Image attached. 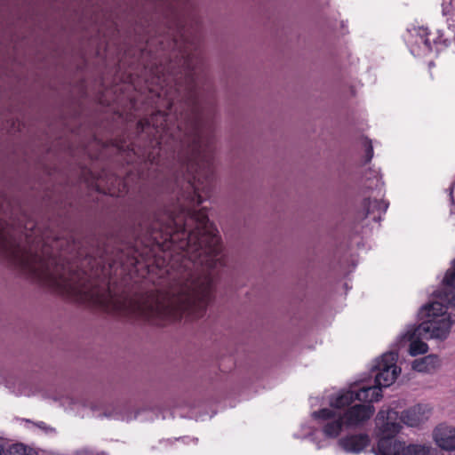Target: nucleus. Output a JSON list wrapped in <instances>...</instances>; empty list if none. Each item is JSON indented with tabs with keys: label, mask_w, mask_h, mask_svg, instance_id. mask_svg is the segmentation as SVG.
<instances>
[{
	"label": "nucleus",
	"mask_w": 455,
	"mask_h": 455,
	"mask_svg": "<svg viewBox=\"0 0 455 455\" xmlns=\"http://www.w3.org/2000/svg\"><path fill=\"white\" fill-rule=\"evenodd\" d=\"M100 455H106V454H105V452H102V453H101V454H100Z\"/></svg>",
	"instance_id": "nucleus-21"
},
{
	"label": "nucleus",
	"mask_w": 455,
	"mask_h": 455,
	"mask_svg": "<svg viewBox=\"0 0 455 455\" xmlns=\"http://www.w3.org/2000/svg\"><path fill=\"white\" fill-rule=\"evenodd\" d=\"M166 31L147 40V49L164 60L154 63L151 89L158 107L140 120V143L131 151L138 160L161 166L176 160L177 204L164 212L140 209L132 224V235H148L183 254L165 266L157 262L149 271L155 289L140 300L117 298L108 287L96 285L84 263L99 258L108 261L104 248H84L73 235L60 236L42 230L30 220V277L80 304L108 313L143 319L154 325L181 318L184 312L200 314L212 300L217 277L226 266L214 224L205 207L196 211L204 194L214 188L215 91L201 50V26L195 7H166Z\"/></svg>",
	"instance_id": "nucleus-1"
},
{
	"label": "nucleus",
	"mask_w": 455,
	"mask_h": 455,
	"mask_svg": "<svg viewBox=\"0 0 455 455\" xmlns=\"http://www.w3.org/2000/svg\"><path fill=\"white\" fill-rule=\"evenodd\" d=\"M438 447L445 451H455V427L446 424L438 425L433 433Z\"/></svg>",
	"instance_id": "nucleus-9"
},
{
	"label": "nucleus",
	"mask_w": 455,
	"mask_h": 455,
	"mask_svg": "<svg viewBox=\"0 0 455 455\" xmlns=\"http://www.w3.org/2000/svg\"><path fill=\"white\" fill-rule=\"evenodd\" d=\"M371 443L369 435L357 433L347 435L338 441V445L347 453L358 454L364 451Z\"/></svg>",
	"instance_id": "nucleus-6"
},
{
	"label": "nucleus",
	"mask_w": 455,
	"mask_h": 455,
	"mask_svg": "<svg viewBox=\"0 0 455 455\" xmlns=\"http://www.w3.org/2000/svg\"><path fill=\"white\" fill-rule=\"evenodd\" d=\"M435 299L431 301L443 314L450 315L452 318L455 311V259L451 269L446 272L443 281V287L434 293Z\"/></svg>",
	"instance_id": "nucleus-4"
},
{
	"label": "nucleus",
	"mask_w": 455,
	"mask_h": 455,
	"mask_svg": "<svg viewBox=\"0 0 455 455\" xmlns=\"http://www.w3.org/2000/svg\"><path fill=\"white\" fill-rule=\"evenodd\" d=\"M0 455H36V453L31 448L22 443L12 444L4 451V439L0 437Z\"/></svg>",
	"instance_id": "nucleus-14"
},
{
	"label": "nucleus",
	"mask_w": 455,
	"mask_h": 455,
	"mask_svg": "<svg viewBox=\"0 0 455 455\" xmlns=\"http://www.w3.org/2000/svg\"><path fill=\"white\" fill-rule=\"evenodd\" d=\"M380 418L384 420L385 416L383 411H379L378 414V419ZM398 412L393 409L387 411L386 419L379 427L381 436H392L395 438V435L399 433L402 428L403 423L401 420L397 421Z\"/></svg>",
	"instance_id": "nucleus-10"
},
{
	"label": "nucleus",
	"mask_w": 455,
	"mask_h": 455,
	"mask_svg": "<svg viewBox=\"0 0 455 455\" xmlns=\"http://www.w3.org/2000/svg\"><path fill=\"white\" fill-rule=\"evenodd\" d=\"M387 207L388 204L383 200L365 198L362 203V212H358L356 218L360 220L371 219L374 222H379Z\"/></svg>",
	"instance_id": "nucleus-7"
},
{
	"label": "nucleus",
	"mask_w": 455,
	"mask_h": 455,
	"mask_svg": "<svg viewBox=\"0 0 455 455\" xmlns=\"http://www.w3.org/2000/svg\"><path fill=\"white\" fill-rule=\"evenodd\" d=\"M35 425H36L37 427H39V428H41V429H43V430H44V431H46V432H47V431H52V430H53V428H52V427H50L46 426V424H45L44 421L36 422V423H35Z\"/></svg>",
	"instance_id": "nucleus-19"
},
{
	"label": "nucleus",
	"mask_w": 455,
	"mask_h": 455,
	"mask_svg": "<svg viewBox=\"0 0 455 455\" xmlns=\"http://www.w3.org/2000/svg\"><path fill=\"white\" fill-rule=\"evenodd\" d=\"M418 317L422 322L417 326H411L402 336L403 341L410 342L409 352L412 356L427 352L428 346L422 339H435L444 340L450 334L455 319L450 315L443 314L432 302L422 306Z\"/></svg>",
	"instance_id": "nucleus-2"
},
{
	"label": "nucleus",
	"mask_w": 455,
	"mask_h": 455,
	"mask_svg": "<svg viewBox=\"0 0 455 455\" xmlns=\"http://www.w3.org/2000/svg\"><path fill=\"white\" fill-rule=\"evenodd\" d=\"M398 355L395 352L384 354L381 360L373 366L374 382L378 388L387 387L396 379L401 369L395 364Z\"/></svg>",
	"instance_id": "nucleus-5"
},
{
	"label": "nucleus",
	"mask_w": 455,
	"mask_h": 455,
	"mask_svg": "<svg viewBox=\"0 0 455 455\" xmlns=\"http://www.w3.org/2000/svg\"><path fill=\"white\" fill-rule=\"evenodd\" d=\"M355 400L365 402L371 405V403L378 402L381 398V390L376 386H363L354 390Z\"/></svg>",
	"instance_id": "nucleus-13"
},
{
	"label": "nucleus",
	"mask_w": 455,
	"mask_h": 455,
	"mask_svg": "<svg viewBox=\"0 0 455 455\" xmlns=\"http://www.w3.org/2000/svg\"><path fill=\"white\" fill-rule=\"evenodd\" d=\"M433 42H434V44H437L438 43V39H434Z\"/></svg>",
	"instance_id": "nucleus-20"
},
{
	"label": "nucleus",
	"mask_w": 455,
	"mask_h": 455,
	"mask_svg": "<svg viewBox=\"0 0 455 455\" xmlns=\"http://www.w3.org/2000/svg\"><path fill=\"white\" fill-rule=\"evenodd\" d=\"M363 147L365 148V164L371 162L373 157V148L371 144V140L368 138L363 139Z\"/></svg>",
	"instance_id": "nucleus-18"
},
{
	"label": "nucleus",
	"mask_w": 455,
	"mask_h": 455,
	"mask_svg": "<svg viewBox=\"0 0 455 455\" xmlns=\"http://www.w3.org/2000/svg\"><path fill=\"white\" fill-rule=\"evenodd\" d=\"M431 414L427 405L417 404L402 412L401 421L409 427H418L427 421Z\"/></svg>",
	"instance_id": "nucleus-8"
},
{
	"label": "nucleus",
	"mask_w": 455,
	"mask_h": 455,
	"mask_svg": "<svg viewBox=\"0 0 455 455\" xmlns=\"http://www.w3.org/2000/svg\"><path fill=\"white\" fill-rule=\"evenodd\" d=\"M354 390H344L332 395L330 398V409L335 411H347V409L352 407L351 405L355 402Z\"/></svg>",
	"instance_id": "nucleus-12"
},
{
	"label": "nucleus",
	"mask_w": 455,
	"mask_h": 455,
	"mask_svg": "<svg viewBox=\"0 0 455 455\" xmlns=\"http://www.w3.org/2000/svg\"><path fill=\"white\" fill-rule=\"evenodd\" d=\"M437 363V356L430 355L421 359L415 360L412 368L419 372H428L435 368Z\"/></svg>",
	"instance_id": "nucleus-15"
},
{
	"label": "nucleus",
	"mask_w": 455,
	"mask_h": 455,
	"mask_svg": "<svg viewBox=\"0 0 455 455\" xmlns=\"http://www.w3.org/2000/svg\"><path fill=\"white\" fill-rule=\"evenodd\" d=\"M373 412V405L355 404L345 412L323 408L313 411L311 416L321 426L322 432L326 438L335 439L343 430L357 427L368 420Z\"/></svg>",
	"instance_id": "nucleus-3"
},
{
	"label": "nucleus",
	"mask_w": 455,
	"mask_h": 455,
	"mask_svg": "<svg viewBox=\"0 0 455 455\" xmlns=\"http://www.w3.org/2000/svg\"><path fill=\"white\" fill-rule=\"evenodd\" d=\"M417 34L420 39V43H423L427 51H432L431 40L428 38L429 32L427 28H419Z\"/></svg>",
	"instance_id": "nucleus-17"
},
{
	"label": "nucleus",
	"mask_w": 455,
	"mask_h": 455,
	"mask_svg": "<svg viewBox=\"0 0 455 455\" xmlns=\"http://www.w3.org/2000/svg\"><path fill=\"white\" fill-rule=\"evenodd\" d=\"M403 448V442L392 436H380L371 451L376 455H401Z\"/></svg>",
	"instance_id": "nucleus-11"
},
{
	"label": "nucleus",
	"mask_w": 455,
	"mask_h": 455,
	"mask_svg": "<svg viewBox=\"0 0 455 455\" xmlns=\"http://www.w3.org/2000/svg\"><path fill=\"white\" fill-rule=\"evenodd\" d=\"M401 455H430V449L420 444H409L405 446L403 443Z\"/></svg>",
	"instance_id": "nucleus-16"
}]
</instances>
